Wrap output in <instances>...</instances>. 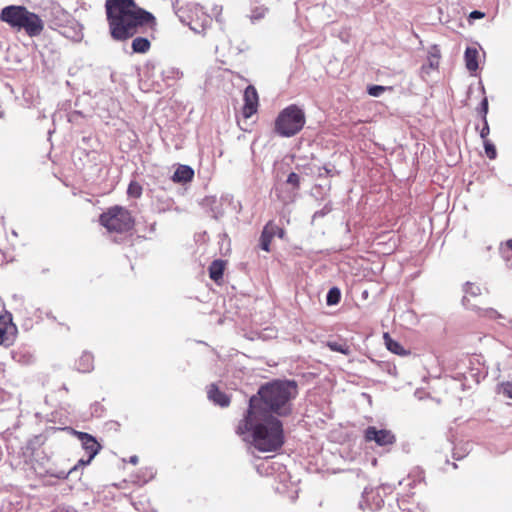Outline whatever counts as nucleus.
<instances>
[{"label":"nucleus","instance_id":"nucleus-1","mask_svg":"<svg viewBox=\"0 0 512 512\" xmlns=\"http://www.w3.org/2000/svg\"><path fill=\"white\" fill-rule=\"evenodd\" d=\"M106 17L111 37L125 41L156 25L155 17L134 0H106Z\"/></svg>","mask_w":512,"mask_h":512},{"label":"nucleus","instance_id":"nucleus-2","mask_svg":"<svg viewBox=\"0 0 512 512\" xmlns=\"http://www.w3.org/2000/svg\"><path fill=\"white\" fill-rule=\"evenodd\" d=\"M298 395L294 380H273L261 385L250 397L246 412L268 417H286L292 413V400Z\"/></svg>","mask_w":512,"mask_h":512},{"label":"nucleus","instance_id":"nucleus-3","mask_svg":"<svg viewBox=\"0 0 512 512\" xmlns=\"http://www.w3.org/2000/svg\"><path fill=\"white\" fill-rule=\"evenodd\" d=\"M236 433L260 452H275L284 444L281 420L251 412H245Z\"/></svg>","mask_w":512,"mask_h":512},{"label":"nucleus","instance_id":"nucleus-4","mask_svg":"<svg viewBox=\"0 0 512 512\" xmlns=\"http://www.w3.org/2000/svg\"><path fill=\"white\" fill-rule=\"evenodd\" d=\"M0 19L17 31H25L30 37H37L44 30V22L40 16L22 5L4 7L0 12Z\"/></svg>","mask_w":512,"mask_h":512},{"label":"nucleus","instance_id":"nucleus-5","mask_svg":"<svg viewBox=\"0 0 512 512\" xmlns=\"http://www.w3.org/2000/svg\"><path fill=\"white\" fill-rule=\"evenodd\" d=\"M305 123L304 110L291 104L278 114L274 122V131L281 137H293L303 129Z\"/></svg>","mask_w":512,"mask_h":512},{"label":"nucleus","instance_id":"nucleus-6","mask_svg":"<svg viewBox=\"0 0 512 512\" xmlns=\"http://www.w3.org/2000/svg\"><path fill=\"white\" fill-rule=\"evenodd\" d=\"M100 223L109 231L123 233L133 227V219L130 212L120 206H114L100 216Z\"/></svg>","mask_w":512,"mask_h":512},{"label":"nucleus","instance_id":"nucleus-7","mask_svg":"<svg viewBox=\"0 0 512 512\" xmlns=\"http://www.w3.org/2000/svg\"><path fill=\"white\" fill-rule=\"evenodd\" d=\"M381 491L384 493H386L387 491H391V486L389 484H383L381 487L377 488L376 491H374L373 489L365 488L362 493V500L359 502L360 509H380L384 503L380 495Z\"/></svg>","mask_w":512,"mask_h":512},{"label":"nucleus","instance_id":"nucleus-8","mask_svg":"<svg viewBox=\"0 0 512 512\" xmlns=\"http://www.w3.org/2000/svg\"><path fill=\"white\" fill-rule=\"evenodd\" d=\"M364 438L367 442H375L381 447L390 446L396 442V437L391 430L377 429L375 426H368L365 429Z\"/></svg>","mask_w":512,"mask_h":512},{"label":"nucleus","instance_id":"nucleus-9","mask_svg":"<svg viewBox=\"0 0 512 512\" xmlns=\"http://www.w3.org/2000/svg\"><path fill=\"white\" fill-rule=\"evenodd\" d=\"M191 15L188 25L194 32L201 33L212 23V18L203 11V7L198 4H192Z\"/></svg>","mask_w":512,"mask_h":512},{"label":"nucleus","instance_id":"nucleus-10","mask_svg":"<svg viewBox=\"0 0 512 512\" xmlns=\"http://www.w3.org/2000/svg\"><path fill=\"white\" fill-rule=\"evenodd\" d=\"M244 105L242 108V113L245 118H250L253 114L257 112L259 97L257 90L254 86L248 85L244 91L243 95Z\"/></svg>","mask_w":512,"mask_h":512},{"label":"nucleus","instance_id":"nucleus-11","mask_svg":"<svg viewBox=\"0 0 512 512\" xmlns=\"http://www.w3.org/2000/svg\"><path fill=\"white\" fill-rule=\"evenodd\" d=\"M16 327L10 316H0V345L9 347L14 343Z\"/></svg>","mask_w":512,"mask_h":512},{"label":"nucleus","instance_id":"nucleus-12","mask_svg":"<svg viewBox=\"0 0 512 512\" xmlns=\"http://www.w3.org/2000/svg\"><path fill=\"white\" fill-rule=\"evenodd\" d=\"M278 236L279 238H283L285 235V231L274 224L272 221H269L263 228V231L260 236V247L262 250L269 252L270 244L272 241V236Z\"/></svg>","mask_w":512,"mask_h":512},{"label":"nucleus","instance_id":"nucleus-13","mask_svg":"<svg viewBox=\"0 0 512 512\" xmlns=\"http://www.w3.org/2000/svg\"><path fill=\"white\" fill-rule=\"evenodd\" d=\"M47 17L51 27H62L70 20V14L58 4H53L49 8Z\"/></svg>","mask_w":512,"mask_h":512},{"label":"nucleus","instance_id":"nucleus-14","mask_svg":"<svg viewBox=\"0 0 512 512\" xmlns=\"http://www.w3.org/2000/svg\"><path fill=\"white\" fill-rule=\"evenodd\" d=\"M74 434L80 440L83 449L89 456V459H93L101 449L100 444L96 441L95 437L86 433L74 430Z\"/></svg>","mask_w":512,"mask_h":512},{"label":"nucleus","instance_id":"nucleus-15","mask_svg":"<svg viewBox=\"0 0 512 512\" xmlns=\"http://www.w3.org/2000/svg\"><path fill=\"white\" fill-rule=\"evenodd\" d=\"M207 396L210 401L220 407H227L230 404V398L227 394L220 391L216 384H210L207 390Z\"/></svg>","mask_w":512,"mask_h":512},{"label":"nucleus","instance_id":"nucleus-16","mask_svg":"<svg viewBox=\"0 0 512 512\" xmlns=\"http://www.w3.org/2000/svg\"><path fill=\"white\" fill-rule=\"evenodd\" d=\"M194 177V170L188 165H179L175 170L172 180L175 183H187Z\"/></svg>","mask_w":512,"mask_h":512},{"label":"nucleus","instance_id":"nucleus-17","mask_svg":"<svg viewBox=\"0 0 512 512\" xmlns=\"http://www.w3.org/2000/svg\"><path fill=\"white\" fill-rule=\"evenodd\" d=\"M478 55L479 52L475 47H467L464 53V60L466 68L470 72H474L478 69Z\"/></svg>","mask_w":512,"mask_h":512},{"label":"nucleus","instance_id":"nucleus-18","mask_svg":"<svg viewBox=\"0 0 512 512\" xmlns=\"http://www.w3.org/2000/svg\"><path fill=\"white\" fill-rule=\"evenodd\" d=\"M77 370L83 373L90 372L94 367V357L90 352H83L76 362Z\"/></svg>","mask_w":512,"mask_h":512},{"label":"nucleus","instance_id":"nucleus-19","mask_svg":"<svg viewBox=\"0 0 512 512\" xmlns=\"http://www.w3.org/2000/svg\"><path fill=\"white\" fill-rule=\"evenodd\" d=\"M384 341L386 348L390 352L400 356L408 354V352L403 348V346L399 342L391 338L388 333H384Z\"/></svg>","mask_w":512,"mask_h":512},{"label":"nucleus","instance_id":"nucleus-20","mask_svg":"<svg viewBox=\"0 0 512 512\" xmlns=\"http://www.w3.org/2000/svg\"><path fill=\"white\" fill-rule=\"evenodd\" d=\"M463 291L465 293V295L463 296V299H462V303L463 305L468 308V309H473V307H471L469 305V299H468V295H471L473 297L475 296H478L481 294V289L479 286L473 284V283H470V282H467L464 287H463Z\"/></svg>","mask_w":512,"mask_h":512},{"label":"nucleus","instance_id":"nucleus-21","mask_svg":"<svg viewBox=\"0 0 512 512\" xmlns=\"http://www.w3.org/2000/svg\"><path fill=\"white\" fill-rule=\"evenodd\" d=\"M225 262L223 260H214L209 266V276L212 280L218 281L222 279Z\"/></svg>","mask_w":512,"mask_h":512},{"label":"nucleus","instance_id":"nucleus-22","mask_svg":"<svg viewBox=\"0 0 512 512\" xmlns=\"http://www.w3.org/2000/svg\"><path fill=\"white\" fill-rule=\"evenodd\" d=\"M131 47L134 53L144 54L149 51L151 43L147 37H136L133 39Z\"/></svg>","mask_w":512,"mask_h":512},{"label":"nucleus","instance_id":"nucleus-23","mask_svg":"<svg viewBox=\"0 0 512 512\" xmlns=\"http://www.w3.org/2000/svg\"><path fill=\"white\" fill-rule=\"evenodd\" d=\"M326 345L334 352H339L344 355H349L351 353L350 346L344 341H328Z\"/></svg>","mask_w":512,"mask_h":512},{"label":"nucleus","instance_id":"nucleus-24","mask_svg":"<svg viewBox=\"0 0 512 512\" xmlns=\"http://www.w3.org/2000/svg\"><path fill=\"white\" fill-rule=\"evenodd\" d=\"M341 299V292L337 287H332L329 289L327 295H326V303L327 305H336L339 303Z\"/></svg>","mask_w":512,"mask_h":512},{"label":"nucleus","instance_id":"nucleus-25","mask_svg":"<svg viewBox=\"0 0 512 512\" xmlns=\"http://www.w3.org/2000/svg\"><path fill=\"white\" fill-rule=\"evenodd\" d=\"M127 194L130 197L139 198L141 196V194H142V187H141V185L138 182H135V181L130 182V184L128 186V189H127Z\"/></svg>","mask_w":512,"mask_h":512},{"label":"nucleus","instance_id":"nucleus-26","mask_svg":"<svg viewBox=\"0 0 512 512\" xmlns=\"http://www.w3.org/2000/svg\"><path fill=\"white\" fill-rule=\"evenodd\" d=\"M386 90H391V87L371 85L368 87L367 92L372 97H380Z\"/></svg>","mask_w":512,"mask_h":512},{"label":"nucleus","instance_id":"nucleus-27","mask_svg":"<svg viewBox=\"0 0 512 512\" xmlns=\"http://www.w3.org/2000/svg\"><path fill=\"white\" fill-rule=\"evenodd\" d=\"M440 52L438 49L434 48L433 51L429 52L428 56V66L431 69H435L439 65Z\"/></svg>","mask_w":512,"mask_h":512},{"label":"nucleus","instance_id":"nucleus-28","mask_svg":"<svg viewBox=\"0 0 512 512\" xmlns=\"http://www.w3.org/2000/svg\"><path fill=\"white\" fill-rule=\"evenodd\" d=\"M92 461V459H89V457L85 460V459H80L76 465H74L67 473L65 472H61L58 477L59 478H66L69 474H72L74 472H76L78 470L79 467H83V466H86L88 465L90 462Z\"/></svg>","mask_w":512,"mask_h":512},{"label":"nucleus","instance_id":"nucleus-29","mask_svg":"<svg viewBox=\"0 0 512 512\" xmlns=\"http://www.w3.org/2000/svg\"><path fill=\"white\" fill-rule=\"evenodd\" d=\"M483 144H484V149H485V153H486L487 157L489 159H495L497 156V151H496L495 145L489 140L483 141Z\"/></svg>","mask_w":512,"mask_h":512},{"label":"nucleus","instance_id":"nucleus-30","mask_svg":"<svg viewBox=\"0 0 512 512\" xmlns=\"http://www.w3.org/2000/svg\"><path fill=\"white\" fill-rule=\"evenodd\" d=\"M267 9L265 7H256L251 11L250 19L252 22L258 21L264 18Z\"/></svg>","mask_w":512,"mask_h":512},{"label":"nucleus","instance_id":"nucleus-31","mask_svg":"<svg viewBox=\"0 0 512 512\" xmlns=\"http://www.w3.org/2000/svg\"><path fill=\"white\" fill-rule=\"evenodd\" d=\"M489 110V104L487 97H484L480 103L478 108V113L480 114L482 120H487V114Z\"/></svg>","mask_w":512,"mask_h":512},{"label":"nucleus","instance_id":"nucleus-32","mask_svg":"<svg viewBox=\"0 0 512 512\" xmlns=\"http://www.w3.org/2000/svg\"><path fill=\"white\" fill-rule=\"evenodd\" d=\"M332 210V207L330 204H326L322 209L316 211L312 216V221H315L318 218H322L326 216L328 213H330Z\"/></svg>","mask_w":512,"mask_h":512},{"label":"nucleus","instance_id":"nucleus-33","mask_svg":"<svg viewBox=\"0 0 512 512\" xmlns=\"http://www.w3.org/2000/svg\"><path fill=\"white\" fill-rule=\"evenodd\" d=\"M480 315L490 319L502 318V315L493 308L481 309Z\"/></svg>","mask_w":512,"mask_h":512},{"label":"nucleus","instance_id":"nucleus-34","mask_svg":"<svg viewBox=\"0 0 512 512\" xmlns=\"http://www.w3.org/2000/svg\"><path fill=\"white\" fill-rule=\"evenodd\" d=\"M286 182L292 185L294 188L298 189L300 185V177L297 173L291 172L288 175Z\"/></svg>","mask_w":512,"mask_h":512},{"label":"nucleus","instance_id":"nucleus-35","mask_svg":"<svg viewBox=\"0 0 512 512\" xmlns=\"http://www.w3.org/2000/svg\"><path fill=\"white\" fill-rule=\"evenodd\" d=\"M501 390L504 395L509 398H512V381H508L501 385Z\"/></svg>","mask_w":512,"mask_h":512},{"label":"nucleus","instance_id":"nucleus-36","mask_svg":"<svg viewBox=\"0 0 512 512\" xmlns=\"http://www.w3.org/2000/svg\"><path fill=\"white\" fill-rule=\"evenodd\" d=\"M482 121H483V127L480 130V137H481V139H483V141H485V140H488L487 137L490 133V128H489L487 120H482Z\"/></svg>","mask_w":512,"mask_h":512},{"label":"nucleus","instance_id":"nucleus-37","mask_svg":"<svg viewBox=\"0 0 512 512\" xmlns=\"http://www.w3.org/2000/svg\"><path fill=\"white\" fill-rule=\"evenodd\" d=\"M92 409V415L100 416L103 411V406L100 403L96 402L95 404L92 405Z\"/></svg>","mask_w":512,"mask_h":512},{"label":"nucleus","instance_id":"nucleus-38","mask_svg":"<svg viewBox=\"0 0 512 512\" xmlns=\"http://www.w3.org/2000/svg\"><path fill=\"white\" fill-rule=\"evenodd\" d=\"M323 172L320 171L319 172V176L322 177V176H332L333 175V169L331 168H328V167H323L322 168Z\"/></svg>","mask_w":512,"mask_h":512},{"label":"nucleus","instance_id":"nucleus-39","mask_svg":"<svg viewBox=\"0 0 512 512\" xmlns=\"http://www.w3.org/2000/svg\"><path fill=\"white\" fill-rule=\"evenodd\" d=\"M484 17V13L478 10H474L470 13V18L472 19H479Z\"/></svg>","mask_w":512,"mask_h":512},{"label":"nucleus","instance_id":"nucleus-40","mask_svg":"<svg viewBox=\"0 0 512 512\" xmlns=\"http://www.w3.org/2000/svg\"><path fill=\"white\" fill-rule=\"evenodd\" d=\"M54 512H77V511L72 507H59Z\"/></svg>","mask_w":512,"mask_h":512},{"label":"nucleus","instance_id":"nucleus-41","mask_svg":"<svg viewBox=\"0 0 512 512\" xmlns=\"http://www.w3.org/2000/svg\"><path fill=\"white\" fill-rule=\"evenodd\" d=\"M138 461H139V458H138V456H136V455H133V456H131V457L129 458V462H130L131 464H133V465H136V464L138 463Z\"/></svg>","mask_w":512,"mask_h":512},{"label":"nucleus","instance_id":"nucleus-42","mask_svg":"<svg viewBox=\"0 0 512 512\" xmlns=\"http://www.w3.org/2000/svg\"><path fill=\"white\" fill-rule=\"evenodd\" d=\"M506 247L512 251V239L506 242Z\"/></svg>","mask_w":512,"mask_h":512},{"label":"nucleus","instance_id":"nucleus-43","mask_svg":"<svg viewBox=\"0 0 512 512\" xmlns=\"http://www.w3.org/2000/svg\"><path fill=\"white\" fill-rule=\"evenodd\" d=\"M398 505H399V508H400L401 510H403V511H405V510H406V508H405V507H403V503H400V502H399V504H398Z\"/></svg>","mask_w":512,"mask_h":512},{"label":"nucleus","instance_id":"nucleus-44","mask_svg":"<svg viewBox=\"0 0 512 512\" xmlns=\"http://www.w3.org/2000/svg\"><path fill=\"white\" fill-rule=\"evenodd\" d=\"M454 458H455L456 460H459V459L461 458V456H456V453H454Z\"/></svg>","mask_w":512,"mask_h":512},{"label":"nucleus","instance_id":"nucleus-45","mask_svg":"<svg viewBox=\"0 0 512 512\" xmlns=\"http://www.w3.org/2000/svg\"><path fill=\"white\" fill-rule=\"evenodd\" d=\"M481 91H482V93H483V94L485 93V88H484V86H482V87H481Z\"/></svg>","mask_w":512,"mask_h":512}]
</instances>
